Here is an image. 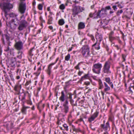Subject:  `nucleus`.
I'll return each instance as SVG.
<instances>
[{
	"instance_id": "obj_1",
	"label": "nucleus",
	"mask_w": 134,
	"mask_h": 134,
	"mask_svg": "<svg viewBox=\"0 0 134 134\" xmlns=\"http://www.w3.org/2000/svg\"><path fill=\"white\" fill-rule=\"evenodd\" d=\"M19 23L18 29L20 31H22L26 28L29 24L24 19L21 20Z\"/></svg>"
},
{
	"instance_id": "obj_2",
	"label": "nucleus",
	"mask_w": 134,
	"mask_h": 134,
	"mask_svg": "<svg viewBox=\"0 0 134 134\" xmlns=\"http://www.w3.org/2000/svg\"><path fill=\"white\" fill-rule=\"evenodd\" d=\"M102 67L101 64L98 63L93 65V66L92 71L93 72L96 74H99Z\"/></svg>"
},
{
	"instance_id": "obj_3",
	"label": "nucleus",
	"mask_w": 134,
	"mask_h": 134,
	"mask_svg": "<svg viewBox=\"0 0 134 134\" xmlns=\"http://www.w3.org/2000/svg\"><path fill=\"white\" fill-rule=\"evenodd\" d=\"M96 39H97V42H96L93 45V47H94L97 44V42L98 41L99 42L98 43H97V45L98 46H96L95 47V49L97 50L99 49H100V47L99 46L100 44V42L102 39V35L99 34L98 33L96 36Z\"/></svg>"
},
{
	"instance_id": "obj_4",
	"label": "nucleus",
	"mask_w": 134,
	"mask_h": 134,
	"mask_svg": "<svg viewBox=\"0 0 134 134\" xmlns=\"http://www.w3.org/2000/svg\"><path fill=\"white\" fill-rule=\"evenodd\" d=\"M26 9V3L25 2H20L19 3L18 9L20 12L21 14H24Z\"/></svg>"
},
{
	"instance_id": "obj_5",
	"label": "nucleus",
	"mask_w": 134,
	"mask_h": 134,
	"mask_svg": "<svg viewBox=\"0 0 134 134\" xmlns=\"http://www.w3.org/2000/svg\"><path fill=\"white\" fill-rule=\"evenodd\" d=\"M110 62L109 61L106 62L103 67V71L104 73L107 74H110L111 73L110 70Z\"/></svg>"
},
{
	"instance_id": "obj_6",
	"label": "nucleus",
	"mask_w": 134,
	"mask_h": 134,
	"mask_svg": "<svg viewBox=\"0 0 134 134\" xmlns=\"http://www.w3.org/2000/svg\"><path fill=\"white\" fill-rule=\"evenodd\" d=\"M13 7L12 4L8 3H5L3 4V9L4 12L6 13L7 12L9 11Z\"/></svg>"
},
{
	"instance_id": "obj_7",
	"label": "nucleus",
	"mask_w": 134,
	"mask_h": 134,
	"mask_svg": "<svg viewBox=\"0 0 134 134\" xmlns=\"http://www.w3.org/2000/svg\"><path fill=\"white\" fill-rule=\"evenodd\" d=\"M82 12L81 7L79 6H75L72 9V14L74 17L77 15L78 13Z\"/></svg>"
},
{
	"instance_id": "obj_8",
	"label": "nucleus",
	"mask_w": 134,
	"mask_h": 134,
	"mask_svg": "<svg viewBox=\"0 0 134 134\" xmlns=\"http://www.w3.org/2000/svg\"><path fill=\"white\" fill-rule=\"evenodd\" d=\"M23 43L21 41H18L16 42L14 45L15 48L18 50L20 51L23 48Z\"/></svg>"
},
{
	"instance_id": "obj_9",
	"label": "nucleus",
	"mask_w": 134,
	"mask_h": 134,
	"mask_svg": "<svg viewBox=\"0 0 134 134\" xmlns=\"http://www.w3.org/2000/svg\"><path fill=\"white\" fill-rule=\"evenodd\" d=\"M82 50L81 52L82 54L84 56L87 53V55H89V48L87 46H83L81 49Z\"/></svg>"
},
{
	"instance_id": "obj_10",
	"label": "nucleus",
	"mask_w": 134,
	"mask_h": 134,
	"mask_svg": "<svg viewBox=\"0 0 134 134\" xmlns=\"http://www.w3.org/2000/svg\"><path fill=\"white\" fill-rule=\"evenodd\" d=\"M9 65L11 66L14 67L16 63V58L15 57H12L9 61Z\"/></svg>"
},
{
	"instance_id": "obj_11",
	"label": "nucleus",
	"mask_w": 134,
	"mask_h": 134,
	"mask_svg": "<svg viewBox=\"0 0 134 134\" xmlns=\"http://www.w3.org/2000/svg\"><path fill=\"white\" fill-rule=\"evenodd\" d=\"M68 100L66 99L63 105L64 107V112L65 113H67L69 111V107L68 105Z\"/></svg>"
},
{
	"instance_id": "obj_12",
	"label": "nucleus",
	"mask_w": 134,
	"mask_h": 134,
	"mask_svg": "<svg viewBox=\"0 0 134 134\" xmlns=\"http://www.w3.org/2000/svg\"><path fill=\"white\" fill-rule=\"evenodd\" d=\"M34 48L33 47L31 48L30 50L29 51L28 53V57L29 59V60L30 62H32V57L33 55V54L32 53V51Z\"/></svg>"
},
{
	"instance_id": "obj_13",
	"label": "nucleus",
	"mask_w": 134,
	"mask_h": 134,
	"mask_svg": "<svg viewBox=\"0 0 134 134\" xmlns=\"http://www.w3.org/2000/svg\"><path fill=\"white\" fill-rule=\"evenodd\" d=\"M99 112L96 111L90 118L88 119L89 121L90 122H91L92 121H93L94 119L97 116Z\"/></svg>"
},
{
	"instance_id": "obj_14",
	"label": "nucleus",
	"mask_w": 134,
	"mask_h": 134,
	"mask_svg": "<svg viewBox=\"0 0 134 134\" xmlns=\"http://www.w3.org/2000/svg\"><path fill=\"white\" fill-rule=\"evenodd\" d=\"M21 85L18 83L14 87V90L18 92V94H19L20 93V91L21 88Z\"/></svg>"
},
{
	"instance_id": "obj_15",
	"label": "nucleus",
	"mask_w": 134,
	"mask_h": 134,
	"mask_svg": "<svg viewBox=\"0 0 134 134\" xmlns=\"http://www.w3.org/2000/svg\"><path fill=\"white\" fill-rule=\"evenodd\" d=\"M104 9H105L103 8L101 9L100 10H99L97 13V16L96 17L97 18H100L103 17L105 15L104 13H102V15L100 14H100L102 11H103V10L104 11Z\"/></svg>"
},
{
	"instance_id": "obj_16",
	"label": "nucleus",
	"mask_w": 134,
	"mask_h": 134,
	"mask_svg": "<svg viewBox=\"0 0 134 134\" xmlns=\"http://www.w3.org/2000/svg\"><path fill=\"white\" fill-rule=\"evenodd\" d=\"M101 127L105 131L107 130L108 129H109L110 126L108 122H107L105 126L104 124H102L101 125Z\"/></svg>"
},
{
	"instance_id": "obj_17",
	"label": "nucleus",
	"mask_w": 134,
	"mask_h": 134,
	"mask_svg": "<svg viewBox=\"0 0 134 134\" xmlns=\"http://www.w3.org/2000/svg\"><path fill=\"white\" fill-rule=\"evenodd\" d=\"M61 95L59 98V100L62 102H63L65 101V95L63 91L61 92Z\"/></svg>"
},
{
	"instance_id": "obj_18",
	"label": "nucleus",
	"mask_w": 134,
	"mask_h": 134,
	"mask_svg": "<svg viewBox=\"0 0 134 134\" xmlns=\"http://www.w3.org/2000/svg\"><path fill=\"white\" fill-rule=\"evenodd\" d=\"M105 81L107 82L110 85L112 88H113V84L112 82H110V80L109 78L108 77L105 78Z\"/></svg>"
},
{
	"instance_id": "obj_19",
	"label": "nucleus",
	"mask_w": 134,
	"mask_h": 134,
	"mask_svg": "<svg viewBox=\"0 0 134 134\" xmlns=\"http://www.w3.org/2000/svg\"><path fill=\"white\" fill-rule=\"evenodd\" d=\"M85 25L84 23L82 22H80L78 25V29H84L85 27Z\"/></svg>"
},
{
	"instance_id": "obj_20",
	"label": "nucleus",
	"mask_w": 134,
	"mask_h": 134,
	"mask_svg": "<svg viewBox=\"0 0 134 134\" xmlns=\"http://www.w3.org/2000/svg\"><path fill=\"white\" fill-rule=\"evenodd\" d=\"M64 120V119H58L57 122V124L59 125H62L63 124Z\"/></svg>"
},
{
	"instance_id": "obj_21",
	"label": "nucleus",
	"mask_w": 134,
	"mask_h": 134,
	"mask_svg": "<svg viewBox=\"0 0 134 134\" xmlns=\"http://www.w3.org/2000/svg\"><path fill=\"white\" fill-rule=\"evenodd\" d=\"M72 129L73 131L76 132H81V131L79 128H76L74 126H72Z\"/></svg>"
},
{
	"instance_id": "obj_22",
	"label": "nucleus",
	"mask_w": 134,
	"mask_h": 134,
	"mask_svg": "<svg viewBox=\"0 0 134 134\" xmlns=\"http://www.w3.org/2000/svg\"><path fill=\"white\" fill-rule=\"evenodd\" d=\"M88 74H85L84 76L81 77L80 81H82L85 79H87L88 77Z\"/></svg>"
},
{
	"instance_id": "obj_23",
	"label": "nucleus",
	"mask_w": 134,
	"mask_h": 134,
	"mask_svg": "<svg viewBox=\"0 0 134 134\" xmlns=\"http://www.w3.org/2000/svg\"><path fill=\"white\" fill-rule=\"evenodd\" d=\"M104 85L105 88H104V91H107L109 90L110 89V87L108 86L106 82H104Z\"/></svg>"
},
{
	"instance_id": "obj_24",
	"label": "nucleus",
	"mask_w": 134,
	"mask_h": 134,
	"mask_svg": "<svg viewBox=\"0 0 134 134\" xmlns=\"http://www.w3.org/2000/svg\"><path fill=\"white\" fill-rule=\"evenodd\" d=\"M23 52L22 51H19L18 52V55L17 56V57L20 59H21L22 57V54Z\"/></svg>"
},
{
	"instance_id": "obj_25",
	"label": "nucleus",
	"mask_w": 134,
	"mask_h": 134,
	"mask_svg": "<svg viewBox=\"0 0 134 134\" xmlns=\"http://www.w3.org/2000/svg\"><path fill=\"white\" fill-rule=\"evenodd\" d=\"M49 19L48 20V23L49 24H52V21L53 20L52 17L51 15H49L48 16Z\"/></svg>"
},
{
	"instance_id": "obj_26",
	"label": "nucleus",
	"mask_w": 134,
	"mask_h": 134,
	"mask_svg": "<svg viewBox=\"0 0 134 134\" xmlns=\"http://www.w3.org/2000/svg\"><path fill=\"white\" fill-rule=\"evenodd\" d=\"M21 111L23 114H26V110L25 109V106L24 105H23V108L21 109Z\"/></svg>"
},
{
	"instance_id": "obj_27",
	"label": "nucleus",
	"mask_w": 134,
	"mask_h": 134,
	"mask_svg": "<svg viewBox=\"0 0 134 134\" xmlns=\"http://www.w3.org/2000/svg\"><path fill=\"white\" fill-rule=\"evenodd\" d=\"M64 23V21L63 19H60L58 21L59 24L60 25H63Z\"/></svg>"
},
{
	"instance_id": "obj_28",
	"label": "nucleus",
	"mask_w": 134,
	"mask_h": 134,
	"mask_svg": "<svg viewBox=\"0 0 134 134\" xmlns=\"http://www.w3.org/2000/svg\"><path fill=\"white\" fill-rule=\"evenodd\" d=\"M123 12L122 9H121L118 10L116 13V15L117 16H119L120 14Z\"/></svg>"
},
{
	"instance_id": "obj_29",
	"label": "nucleus",
	"mask_w": 134,
	"mask_h": 134,
	"mask_svg": "<svg viewBox=\"0 0 134 134\" xmlns=\"http://www.w3.org/2000/svg\"><path fill=\"white\" fill-rule=\"evenodd\" d=\"M99 83L100 86L99 88L101 89L103 87V86L102 83V82L100 80H99Z\"/></svg>"
},
{
	"instance_id": "obj_30",
	"label": "nucleus",
	"mask_w": 134,
	"mask_h": 134,
	"mask_svg": "<svg viewBox=\"0 0 134 134\" xmlns=\"http://www.w3.org/2000/svg\"><path fill=\"white\" fill-rule=\"evenodd\" d=\"M22 95L21 96V100L23 102V100L24 99H25V93H22Z\"/></svg>"
},
{
	"instance_id": "obj_31",
	"label": "nucleus",
	"mask_w": 134,
	"mask_h": 134,
	"mask_svg": "<svg viewBox=\"0 0 134 134\" xmlns=\"http://www.w3.org/2000/svg\"><path fill=\"white\" fill-rule=\"evenodd\" d=\"M70 54H68V55L65 57V59L66 61L69 60L70 58Z\"/></svg>"
},
{
	"instance_id": "obj_32",
	"label": "nucleus",
	"mask_w": 134,
	"mask_h": 134,
	"mask_svg": "<svg viewBox=\"0 0 134 134\" xmlns=\"http://www.w3.org/2000/svg\"><path fill=\"white\" fill-rule=\"evenodd\" d=\"M110 41L111 42L112 41L116 39L115 37L112 36L109 37Z\"/></svg>"
},
{
	"instance_id": "obj_33",
	"label": "nucleus",
	"mask_w": 134,
	"mask_h": 134,
	"mask_svg": "<svg viewBox=\"0 0 134 134\" xmlns=\"http://www.w3.org/2000/svg\"><path fill=\"white\" fill-rule=\"evenodd\" d=\"M63 126L64 128V129L66 130H68V126L66 124H64L63 125Z\"/></svg>"
},
{
	"instance_id": "obj_34",
	"label": "nucleus",
	"mask_w": 134,
	"mask_h": 134,
	"mask_svg": "<svg viewBox=\"0 0 134 134\" xmlns=\"http://www.w3.org/2000/svg\"><path fill=\"white\" fill-rule=\"evenodd\" d=\"M59 8L61 10H63L65 8V6L63 4H62L60 6Z\"/></svg>"
},
{
	"instance_id": "obj_35",
	"label": "nucleus",
	"mask_w": 134,
	"mask_h": 134,
	"mask_svg": "<svg viewBox=\"0 0 134 134\" xmlns=\"http://www.w3.org/2000/svg\"><path fill=\"white\" fill-rule=\"evenodd\" d=\"M82 63V62L79 63L75 67V68L76 69H79V66L81 63Z\"/></svg>"
},
{
	"instance_id": "obj_36",
	"label": "nucleus",
	"mask_w": 134,
	"mask_h": 134,
	"mask_svg": "<svg viewBox=\"0 0 134 134\" xmlns=\"http://www.w3.org/2000/svg\"><path fill=\"white\" fill-rule=\"evenodd\" d=\"M111 10V8L109 6H106L105 7V9H104V12H106L107 10Z\"/></svg>"
},
{
	"instance_id": "obj_37",
	"label": "nucleus",
	"mask_w": 134,
	"mask_h": 134,
	"mask_svg": "<svg viewBox=\"0 0 134 134\" xmlns=\"http://www.w3.org/2000/svg\"><path fill=\"white\" fill-rule=\"evenodd\" d=\"M43 6L41 4H39L38 5V8L40 10H41L42 9Z\"/></svg>"
},
{
	"instance_id": "obj_38",
	"label": "nucleus",
	"mask_w": 134,
	"mask_h": 134,
	"mask_svg": "<svg viewBox=\"0 0 134 134\" xmlns=\"http://www.w3.org/2000/svg\"><path fill=\"white\" fill-rule=\"evenodd\" d=\"M5 38L6 40L7 41H9L10 39V37L9 36L7 35V34H5Z\"/></svg>"
},
{
	"instance_id": "obj_39",
	"label": "nucleus",
	"mask_w": 134,
	"mask_h": 134,
	"mask_svg": "<svg viewBox=\"0 0 134 134\" xmlns=\"http://www.w3.org/2000/svg\"><path fill=\"white\" fill-rule=\"evenodd\" d=\"M47 72L48 74L49 75H50L51 73V68H50L48 67Z\"/></svg>"
},
{
	"instance_id": "obj_40",
	"label": "nucleus",
	"mask_w": 134,
	"mask_h": 134,
	"mask_svg": "<svg viewBox=\"0 0 134 134\" xmlns=\"http://www.w3.org/2000/svg\"><path fill=\"white\" fill-rule=\"evenodd\" d=\"M9 50H10L9 47L8 46L7 47H6L4 49V51L7 52L8 51H9Z\"/></svg>"
},
{
	"instance_id": "obj_41",
	"label": "nucleus",
	"mask_w": 134,
	"mask_h": 134,
	"mask_svg": "<svg viewBox=\"0 0 134 134\" xmlns=\"http://www.w3.org/2000/svg\"><path fill=\"white\" fill-rule=\"evenodd\" d=\"M31 83V81H27L26 83L25 84V86H27L29 84H30Z\"/></svg>"
},
{
	"instance_id": "obj_42",
	"label": "nucleus",
	"mask_w": 134,
	"mask_h": 134,
	"mask_svg": "<svg viewBox=\"0 0 134 134\" xmlns=\"http://www.w3.org/2000/svg\"><path fill=\"white\" fill-rule=\"evenodd\" d=\"M9 16L11 17H14L16 16L15 14L12 13L10 14Z\"/></svg>"
},
{
	"instance_id": "obj_43",
	"label": "nucleus",
	"mask_w": 134,
	"mask_h": 134,
	"mask_svg": "<svg viewBox=\"0 0 134 134\" xmlns=\"http://www.w3.org/2000/svg\"><path fill=\"white\" fill-rule=\"evenodd\" d=\"M118 6L120 9L124 7V5L123 4L121 5L120 4H118Z\"/></svg>"
},
{
	"instance_id": "obj_44",
	"label": "nucleus",
	"mask_w": 134,
	"mask_h": 134,
	"mask_svg": "<svg viewBox=\"0 0 134 134\" xmlns=\"http://www.w3.org/2000/svg\"><path fill=\"white\" fill-rule=\"evenodd\" d=\"M49 36H44L43 38V40L44 41H46L47 40Z\"/></svg>"
},
{
	"instance_id": "obj_45",
	"label": "nucleus",
	"mask_w": 134,
	"mask_h": 134,
	"mask_svg": "<svg viewBox=\"0 0 134 134\" xmlns=\"http://www.w3.org/2000/svg\"><path fill=\"white\" fill-rule=\"evenodd\" d=\"M114 34V32L113 31H111L110 32V33L109 35V37H111L113 36Z\"/></svg>"
},
{
	"instance_id": "obj_46",
	"label": "nucleus",
	"mask_w": 134,
	"mask_h": 134,
	"mask_svg": "<svg viewBox=\"0 0 134 134\" xmlns=\"http://www.w3.org/2000/svg\"><path fill=\"white\" fill-rule=\"evenodd\" d=\"M83 72V71H79L78 73V74L79 76H80Z\"/></svg>"
},
{
	"instance_id": "obj_47",
	"label": "nucleus",
	"mask_w": 134,
	"mask_h": 134,
	"mask_svg": "<svg viewBox=\"0 0 134 134\" xmlns=\"http://www.w3.org/2000/svg\"><path fill=\"white\" fill-rule=\"evenodd\" d=\"M30 74L28 72V71L27 70L26 71V73L25 76L26 77H27V76H29L30 75Z\"/></svg>"
},
{
	"instance_id": "obj_48",
	"label": "nucleus",
	"mask_w": 134,
	"mask_h": 134,
	"mask_svg": "<svg viewBox=\"0 0 134 134\" xmlns=\"http://www.w3.org/2000/svg\"><path fill=\"white\" fill-rule=\"evenodd\" d=\"M112 8L115 11H116L117 9V6L116 5L113 6L112 7Z\"/></svg>"
},
{
	"instance_id": "obj_49",
	"label": "nucleus",
	"mask_w": 134,
	"mask_h": 134,
	"mask_svg": "<svg viewBox=\"0 0 134 134\" xmlns=\"http://www.w3.org/2000/svg\"><path fill=\"white\" fill-rule=\"evenodd\" d=\"M1 40L2 41V42L3 44L4 45H5V42H4V38L3 37H2L1 38Z\"/></svg>"
},
{
	"instance_id": "obj_50",
	"label": "nucleus",
	"mask_w": 134,
	"mask_h": 134,
	"mask_svg": "<svg viewBox=\"0 0 134 134\" xmlns=\"http://www.w3.org/2000/svg\"><path fill=\"white\" fill-rule=\"evenodd\" d=\"M69 98L70 99H72V94H71V93H69Z\"/></svg>"
},
{
	"instance_id": "obj_51",
	"label": "nucleus",
	"mask_w": 134,
	"mask_h": 134,
	"mask_svg": "<svg viewBox=\"0 0 134 134\" xmlns=\"http://www.w3.org/2000/svg\"><path fill=\"white\" fill-rule=\"evenodd\" d=\"M94 13H90L89 15V16L91 18H92L93 16V15Z\"/></svg>"
},
{
	"instance_id": "obj_52",
	"label": "nucleus",
	"mask_w": 134,
	"mask_h": 134,
	"mask_svg": "<svg viewBox=\"0 0 134 134\" xmlns=\"http://www.w3.org/2000/svg\"><path fill=\"white\" fill-rule=\"evenodd\" d=\"M126 56L125 55L122 54V58L123 59V61H125V60Z\"/></svg>"
},
{
	"instance_id": "obj_53",
	"label": "nucleus",
	"mask_w": 134,
	"mask_h": 134,
	"mask_svg": "<svg viewBox=\"0 0 134 134\" xmlns=\"http://www.w3.org/2000/svg\"><path fill=\"white\" fill-rule=\"evenodd\" d=\"M41 70V68L40 67L39 68H38V71H37V73L38 74V75L40 74V71Z\"/></svg>"
},
{
	"instance_id": "obj_54",
	"label": "nucleus",
	"mask_w": 134,
	"mask_h": 134,
	"mask_svg": "<svg viewBox=\"0 0 134 134\" xmlns=\"http://www.w3.org/2000/svg\"><path fill=\"white\" fill-rule=\"evenodd\" d=\"M27 103L28 104H30L31 105L32 104V103L31 101L29 100L27 102Z\"/></svg>"
},
{
	"instance_id": "obj_55",
	"label": "nucleus",
	"mask_w": 134,
	"mask_h": 134,
	"mask_svg": "<svg viewBox=\"0 0 134 134\" xmlns=\"http://www.w3.org/2000/svg\"><path fill=\"white\" fill-rule=\"evenodd\" d=\"M90 84V82H86L84 83V84L87 85H89Z\"/></svg>"
},
{
	"instance_id": "obj_56",
	"label": "nucleus",
	"mask_w": 134,
	"mask_h": 134,
	"mask_svg": "<svg viewBox=\"0 0 134 134\" xmlns=\"http://www.w3.org/2000/svg\"><path fill=\"white\" fill-rule=\"evenodd\" d=\"M90 36L91 37V39L92 40H94V36L92 35H90Z\"/></svg>"
},
{
	"instance_id": "obj_57",
	"label": "nucleus",
	"mask_w": 134,
	"mask_h": 134,
	"mask_svg": "<svg viewBox=\"0 0 134 134\" xmlns=\"http://www.w3.org/2000/svg\"><path fill=\"white\" fill-rule=\"evenodd\" d=\"M90 128L93 130H95V128L92 125H90Z\"/></svg>"
},
{
	"instance_id": "obj_58",
	"label": "nucleus",
	"mask_w": 134,
	"mask_h": 134,
	"mask_svg": "<svg viewBox=\"0 0 134 134\" xmlns=\"http://www.w3.org/2000/svg\"><path fill=\"white\" fill-rule=\"evenodd\" d=\"M70 102L71 104L72 105H73L74 104V100L72 99H71L70 100Z\"/></svg>"
},
{
	"instance_id": "obj_59",
	"label": "nucleus",
	"mask_w": 134,
	"mask_h": 134,
	"mask_svg": "<svg viewBox=\"0 0 134 134\" xmlns=\"http://www.w3.org/2000/svg\"><path fill=\"white\" fill-rule=\"evenodd\" d=\"M56 63L55 62L54 63H52L51 64H50L48 66V67H49V68H50V67L52 65H54V64Z\"/></svg>"
},
{
	"instance_id": "obj_60",
	"label": "nucleus",
	"mask_w": 134,
	"mask_h": 134,
	"mask_svg": "<svg viewBox=\"0 0 134 134\" xmlns=\"http://www.w3.org/2000/svg\"><path fill=\"white\" fill-rule=\"evenodd\" d=\"M24 19H25V17L24 16V15L23 14L22 16L20 17V18L21 19H22L23 18H24Z\"/></svg>"
},
{
	"instance_id": "obj_61",
	"label": "nucleus",
	"mask_w": 134,
	"mask_h": 134,
	"mask_svg": "<svg viewBox=\"0 0 134 134\" xmlns=\"http://www.w3.org/2000/svg\"><path fill=\"white\" fill-rule=\"evenodd\" d=\"M16 79H19L20 78V76H16Z\"/></svg>"
},
{
	"instance_id": "obj_62",
	"label": "nucleus",
	"mask_w": 134,
	"mask_h": 134,
	"mask_svg": "<svg viewBox=\"0 0 134 134\" xmlns=\"http://www.w3.org/2000/svg\"><path fill=\"white\" fill-rule=\"evenodd\" d=\"M49 28L51 30H52L53 29V27L52 26H50L49 27Z\"/></svg>"
},
{
	"instance_id": "obj_63",
	"label": "nucleus",
	"mask_w": 134,
	"mask_h": 134,
	"mask_svg": "<svg viewBox=\"0 0 134 134\" xmlns=\"http://www.w3.org/2000/svg\"><path fill=\"white\" fill-rule=\"evenodd\" d=\"M34 1L32 3L33 5H35L36 3V2L35 1V0H34Z\"/></svg>"
},
{
	"instance_id": "obj_64",
	"label": "nucleus",
	"mask_w": 134,
	"mask_h": 134,
	"mask_svg": "<svg viewBox=\"0 0 134 134\" xmlns=\"http://www.w3.org/2000/svg\"><path fill=\"white\" fill-rule=\"evenodd\" d=\"M73 48L72 47H71L70 48H69L68 51H70L72 50V48Z\"/></svg>"
}]
</instances>
